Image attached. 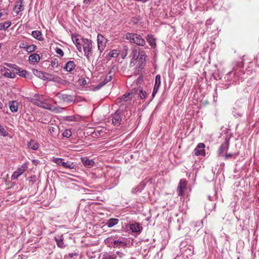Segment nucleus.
I'll use <instances>...</instances> for the list:
<instances>
[{
  "label": "nucleus",
  "mask_w": 259,
  "mask_h": 259,
  "mask_svg": "<svg viewBox=\"0 0 259 259\" xmlns=\"http://www.w3.org/2000/svg\"><path fill=\"white\" fill-rule=\"evenodd\" d=\"M139 96L141 99L146 98L147 93L145 91L143 90L142 88H139Z\"/></svg>",
  "instance_id": "4c0bfd02"
},
{
  "label": "nucleus",
  "mask_w": 259,
  "mask_h": 259,
  "mask_svg": "<svg viewBox=\"0 0 259 259\" xmlns=\"http://www.w3.org/2000/svg\"><path fill=\"white\" fill-rule=\"evenodd\" d=\"M217 89H215V91H214L215 93L213 95V101L215 102H217V98H218V94H217Z\"/></svg>",
  "instance_id": "5fc2aeb1"
},
{
  "label": "nucleus",
  "mask_w": 259,
  "mask_h": 259,
  "mask_svg": "<svg viewBox=\"0 0 259 259\" xmlns=\"http://www.w3.org/2000/svg\"><path fill=\"white\" fill-rule=\"evenodd\" d=\"M187 189V182L184 179L180 181L178 188L177 192L179 196H184V192Z\"/></svg>",
  "instance_id": "9b49d317"
},
{
  "label": "nucleus",
  "mask_w": 259,
  "mask_h": 259,
  "mask_svg": "<svg viewBox=\"0 0 259 259\" xmlns=\"http://www.w3.org/2000/svg\"><path fill=\"white\" fill-rule=\"evenodd\" d=\"M116 255L112 252H105L102 256L101 259H116Z\"/></svg>",
  "instance_id": "bb28decb"
},
{
  "label": "nucleus",
  "mask_w": 259,
  "mask_h": 259,
  "mask_svg": "<svg viewBox=\"0 0 259 259\" xmlns=\"http://www.w3.org/2000/svg\"><path fill=\"white\" fill-rule=\"evenodd\" d=\"M1 71L3 76L9 78H14L16 77L15 71L12 73L9 69L5 67H3L1 69Z\"/></svg>",
  "instance_id": "f3484780"
},
{
  "label": "nucleus",
  "mask_w": 259,
  "mask_h": 259,
  "mask_svg": "<svg viewBox=\"0 0 259 259\" xmlns=\"http://www.w3.org/2000/svg\"><path fill=\"white\" fill-rule=\"evenodd\" d=\"M214 79H215V80H217V79H218V78H217V77H214Z\"/></svg>",
  "instance_id": "774afa93"
},
{
  "label": "nucleus",
  "mask_w": 259,
  "mask_h": 259,
  "mask_svg": "<svg viewBox=\"0 0 259 259\" xmlns=\"http://www.w3.org/2000/svg\"><path fill=\"white\" fill-rule=\"evenodd\" d=\"M0 135L3 137H7L8 135V133L2 125H0Z\"/></svg>",
  "instance_id": "ea45409f"
},
{
  "label": "nucleus",
  "mask_w": 259,
  "mask_h": 259,
  "mask_svg": "<svg viewBox=\"0 0 259 259\" xmlns=\"http://www.w3.org/2000/svg\"><path fill=\"white\" fill-rule=\"evenodd\" d=\"M72 39L74 44L75 45L78 51L81 52V47L80 46V44H81V42H80V41H81V38L79 39L78 38H77L76 36L72 35Z\"/></svg>",
  "instance_id": "4be33fe9"
},
{
  "label": "nucleus",
  "mask_w": 259,
  "mask_h": 259,
  "mask_svg": "<svg viewBox=\"0 0 259 259\" xmlns=\"http://www.w3.org/2000/svg\"><path fill=\"white\" fill-rule=\"evenodd\" d=\"M130 229L133 232L141 233L142 228L141 227L140 224L135 223L130 225Z\"/></svg>",
  "instance_id": "aec40b11"
},
{
  "label": "nucleus",
  "mask_w": 259,
  "mask_h": 259,
  "mask_svg": "<svg viewBox=\"0 0 259 259\" xmlns=\"http://www.w3.org/2000/svg\"><path fill=\"white\" fill-rule=\"evenodd\" d=\"M11 25L10 21H6L4 23H0V30H6Z\"/></svg>",
  "instance_id": "473e14b6"
},
{
  "label": "nucleus",
  "mask_w": 259,
  "mask_h": 259,
  "mask_svg": "<svg viewBox=\"0 0 259 259\" xmlns=\"http://www.w3.org/2000/svg\"><path fill=\"white\" fill-rule=\"evenodd\" d=\"M32 72H33V74L34 75H35L36 76H37V77L39 78V76H40V74L42 72V71L38 70L36 69H32Z\"/></svg>",
  "instance_id": "c03bdc74"
},
{
  "label": "nucleus",
  "mask_w": 259,
  "mask_h": 259,
  "mask_svg": "<svg viewBox=\"0 0 259 259\" xmlns=\"http://www.w3.org/2000/svg\"><path fill=\"white\" fill-rule=\"evenodd\" d=\"M131 95V93H128L122 95L119 99L120 100V102H127L128 101L131 100V98L130 97V96Z\"/></svg>",
  "instance_id": "7c9ffc66"
},
{
  "label": "nucleus",
  "mask_w": 259,
  "mask_h": 259,
  "mask_svg": "<svg viewBox=\"0 0 259 259\" xmlns=\"http://www.w3.org/2000/svg\"><path fill=\"white\" fill-rule=\"evenodd\" d=\"M118 222L119 220L117 219L111 218L108 220L106 223V225L108 227L111 228L117 225Z\"/></svg>",
  "instance_id": "c85d7f7f"
},
{
  "label": "nucleus",
  "mask_w": 259,
  "mask_h": 259,
  "mask_svg": "<svg viewBox=\"0 0 259 259\" xmlns=\"http://www.w3.org/2000/svg\"><path fill=\"white\" fill-rule=\"evenodd\" d=\"M72 135V132L69 129H66L62 133V136L67 139L70 138Z\"/></svg>",
  "instance_id": "c9c22d12"
},
{
  "label": "nucleus",
  "mask_w": 259,
  "mask_h": 259,
  "mask_svg": "<svg viewBox=\"0 0 259 259\" xmlns=\"http://www.w3.org/2000/svg\"><path fill=\"white\" fill-rule=\"evenodd\" d=\"M7 12H5V11L4 10L3 11H2V10L0 11V18L3 16H7Z\"/></svg>",
  "instance_id": "6e6d98bb"
},
{
  "label": "nucleus",
  "mask_w": 259,
  "mask_h": 259,
  "mask_svg": "<svg viewBox=\"0 0 259 259\" xmlns=\"http://www.w3.org/2000/svg\"><path fill=\"white\" fill-rule=\"evenodd\" d=\"M81 47L84 53V56L89 59L93 53V41L89 39L81 38Z\"/></svg>",
  "instance_id": "7ed1b4c3"
},
{
  "label": "nucleus",
  "mask_w": 259,
  "mask_h": 259,
  "mask_svg": "<svg viewBox=\"0 0 259 259\" xmlns=\"http://www.w3.org/2000/svg\"><path fill=\"white\" fill-rule=\"evenodd\" d=\"M94 163H90V162H89V163H84V165L89 167L90 166H92L93 165V164Z\"/></svg>",
  "instance_id": "4d7b16f0"
},
{
  "label": "nucleus",
  "mask_w": 259,
  "mask_h": 259,
  "mask_svg": "<svg viewBox=\"0 0 259 259\" xmlns=\"http://www.w3.org/2000/svg\"><path fill=\"white\" fill-rule=\"evenodd\" d=\"M56 53L61 57L64 56V52L61 48H56L55 49Z\"/></svg>",
  "instance_id": "de8ad7c7"
},
{
  "label": "nucleus",
  "mask_w": 259,
  "mask_h": 259,
  "mask_svg": "<svg viewBox=\"0 0 259 259\" xmlns=\"http://www.w3.org/2000/svg\"><path fill=\"white\" fill-rule=\"evenodd\" d=\"M56 242L58 246L60 248H64L65 245L64 244L63 239L60 238L59 239L55 238Z\"/></svg>",
  "instance_id": "58836bf2"
},
{
  "label": "nucleus",
  "mask_w": 259,
  "mask_h": 259,
  "mask_svg": "<svg viewBox=\"0 0 259 259\" xmlns=\"http://www.w3.org/2000/svg\"><path fill=\"white\" fill-rule=\"evenodd\" d=\"M63 119L67 121H75L77 118L74 115H70L63 117Z\"/></svg>",
  "instance_id": "f704fd0d"
},
{
  "label": "nucleus",
  "mask_w": 259,
  "mask_h": 259,
  "mask_svg": "<svg viewBox=\"0 0 259 259\" xmlns=\"http://www.w3.org/2000/svg\"><path fill=\"white\" fill-rule=\"evenodd\" d=\"M87 83V81L85 80H83V81H82V84H85Z\"/></svg>",
  "instance_id": "0e129e2a"
},
{
  "label": "nucleus",
  "mask_w": 259,
  "mask_h": 259,
  "mask_svg": "<svg viewBox=\"0 0 259 259\" xmlns=\"http://www.w3.org/2000/svg\"><path fill=\"white\" fill-rule=\"evenodd\" d=\"M49 132L51 134H55L57 131V128L53 126H50L49 128Z\"/></svg>",
  "instance_id": "3c124183"
},
{
  "label": "nucleus",
  "mask_w": 259,
  "mask_h": 259,
  "mask_svg": "<svg viewBox=\"0 0 259 259\" xmlns=\"http://www.w3.org/2000/svg\"><path fill=\"white\" fill-rule=\"evenodd\" d=\"M212 22L211 19H208L206 21V25H211Z\"/></svg>",
  "instance_id": "13d9d810"
},
{
  "label": "nucleus",
  "mask_w": 259,
  "mask_h": 259,
  "mask_svg": "<svg viewBox=\"0 0 259 259\" xmlns=\"http://www.w3.org/2000/svg\"><path fill=\"white\" fill-rule=\"evenodd\" d=\"M141 79V77H139V78H138V80H139V79Z\"/></svg>",
  "instance_id": "338daca9"
},
{
  "label": "nucleus",
  "mask_w": 259,
  "mask_h": 259,
  "mask_svg": "<svg viewBox=\"0 0 259 259\" xmlns=\"http://www.w3.org/2000/svg\"><path fill=\"white\" fill-rule=\"evenodd\" d=\"M121 116V112L119 110L112 115V123L114 125L117 126L120 124L122 119Z\"/></svg>",
  "instance_id": "4468645a"
},
{
  "label": "nucleus",
  "mask_w": 259,
  "mask_h": 259,
  "mask_svg": "<svg viewBox=\"0 0 259 259\" xmlns=\"http://www.w3.org/2000/svg\"><path fill=\"white\" fill-rule=\"evenodd\" d=\"M47 73L45 72H42L39 76V78L42 79L44 80H46V79H48V78H46Z\"/></svg>",
  "instance_id": "8fccbe9b"
},
{
  "label": "nucleus",
  "mask_w": 259,
  "mask_h": 259,
  "mask_svg": "<svg viewBox=\"0 0 259 259\" xmlns=\"http://www.w3.org/2000/svg\"><path fill=\"white\" fill-rule=\"evenodd\" d=\"M115 254L116 255V256L117 255L120 258L123 257L125 256V254L123 252H120L119 251H117L116 254Z\"/></svg>",
  "instance_id": "603ef678"
},
{
  "label": "nucleus",
  "mask_w": 259,
  "mask_h": 259,
  "mask_svg": "<svg viewBox=\"0 0 259 259\" xmlns=\"http://www.w3.org/2000/svg\"><path fill=\"white\" fill-rule=\"evenodd\" d=\"M51 66L52 67H58V61L56 58H53L52 59L51 62Z\"/></svg>",
  "instance_id": "37998d69"
},
{
  "label": "nucleus",
  "mask_w": 259,
  "mask_h": 259,
  "mask_svg": "<svg viewBox=\"0 0 259 259\" xmlns=\"http://www.w3.org/2000/svg\"><path fill=\"white\" fill-rule=\"evenodd\" d=\"M58 164L59 166L69 169H73L75 167L74 163H58Z\"/></svg>",
  "instance_id": "2f4dec72"
},
{
  "label": "nucleus",
  "mask_w": 259,
  "mask_h": 259,
  "mask_svg": "<svg viewBox=\"0 0 259 259\" xmlns=\"http://www.w3.org/2000/svg\"><path fill=\"white\" fill-rule=\"evenodd\" d=\"M230 138H226L225 142L221 145L219 149L218 154L219 156L225 157V160H236L237 162H238L239 160L237 159V157L239 155V152L235 153H226L229 149Z\"/></svg>",
  "instance_id": "f03ea898"
},
{
  "label": "nucleus",
  "mask_w": 259,
  "mask_h": 259,
  "mask_svg": "<svg viewBox=\"0 0 259 259\" xmlns=\"http://www.w3.org/2000/svg\"><path fill=\"white\" fill-rule=\"evenodd\" d=\"M107 42V39L102 34L98 33L97 35V45L100 55L105 49Z\"/></svg>",
  "instance_id": "423d86ee"
},
{
  "label": "nucleus",
  "mask_w": 259,
  "mask_h": 259,
  "mask_svg": "<svg viewBox=\"0 0 259 259\" xmlns=\"http://www.w3.org/2000/svg\"><path fill=\"white\" fill-rule=\"evenodd\" d=\"M108 56L110 57L116 58L118 57V54L117 53V51L116 50H113L111 51L108 53Z\"/></svg>",
  "instance_id": "a19ab883"
},
{
  "label": "nucleus",
  "mask_w": 259,
  "mask_h": 259,
  "mask_svg": "<svg viewBox=\"0 0 259 259\" xmlns=\"http://www.w3.org/2000/svg\"><path fill=\"white\" fill-rule=\"evenodd\" d=\"M46 78H48V79H46V80L51 81H58L57 79L59 78L58 77L55 76L53 74L47 73Z\"/></svg>",
  "instance_id": "72a5a7b5"
},
{
  "label": "nucleus",
  "mask_w": 259,
  "mask_h": 259,
  "mask_svg": "<svg viewBox=\"0 0 259 259\" xmlns=\"http://www.w3.org/2000/svg\"><path fill=\"white\" fill-rule=\"evenodd\" d=\"M141 51H140V49L136 47L133 49L132 53V58L130 63V66L133 67L137 63L138 59L141 56Z\"/></svg>",
  "instance_id": "6e6552de"
},
{
  "label": "nucleus",
  "mask_w": 259,
  "mask_h": 259,
  "mask_svg": "<svg viewBox=\"0 0 259 259\" xmlns=\"http://www.w3.org/2000/svg\"><path fill=\"white\" fill-rule=\"evenodd\" d=\"M27 166L26 163H24L20 167H18L17 170L14 171L11 177L12 180L17 179L19 176L22 175L27 169Z\"/></svg>",
  "instance_id": "9d476101"
},
{
  "label": "nucleus",
  "mask_w": 259,
  "mask_h": 259,
  "mask_svg": "<svg viewBox=\"0 0 259 259\" xmlns=\"http://www.w3.org/2000/svg\"><path fill=\"white\" fill-rule=\"evenodd\" d=\"M141 54V56L138 60V64L136 67V69H138V71L143 70L146 65V58H147V56L146 55L145 52L142 51Z\"/></svg>",
  "instance_id": "1a4fd4ad"
},
{
  "label": "nucleus",
  "mask_w": 259,
  "mask_h": 259,
  "mask_svg": "<svg viewBox=\"0 0 259 259\" xmlns=\"http://www.w3.org/2000/svg\"><path fill=\"white\" fill-rule=\"evenodd\" d=\"M125 38L131 43L135 44L139 46L145 47L146 41L142 36L138 33L127 32L125 34Z\"/></svg>",
  "instance_id": "20e7f679"
},
{
  "label": "nucleus",
  "mask_w": 259,
  "mask_h": 259,
  "mask_svg": "<svg viewBox=\"0 0 259 259\" xmlns=\"http://www.w3.org/2000/svg\"><path fill=\"white\" fill-rule=\"evenodd\" d=\"M232 114L233 116L236 118L240 117L242 115V114L235 109H234L232 111Z\"/></svg>",
  "instance_id": "49530a36"
},
{
  "label": "nucleus",
  "mask_w": 259,
  "mask_h": 259,
  "mask_svg": "<svg viewBox=\"0 0 259 259\" xmlns=\"http://www.w3.org/2000/svg\"><path fill=\"white\" fill-rule=\"evenodd\" d=\"M27 146L30 149H32L33 150H36L39 147V144L37 142H35L34 140H31L27 143Z\"/></svg>",
  "instance_id": "a878e982"
},
{
  "label": "nucleus",
  "mask_w": 259,
  "mask_h": 259,
  "mask_svg": "<svg viewBox=\"0 0 259 259\" xmlns=\"http://www.w3.org/2000/svg\"><path fill=\"white\" fill-rule=\"evenodd\" d=\"M18 104L16 101H12L9 102V108L12 112L14 113L18 111Z\"/></svg>",
  "instance_id": "b1692460"
},
{
  "label": "nucleus",
  "mask_w": 259,
  "mask_h": 259,
  "mask_svg": "<svg viewBox=\"0 0 259 259\" xmlns=\"http://www.w3.org/2000/svg\"><path fill=\"white\" fill-rule=\"evenodd\" d=\"M114 248H119L121 247H125L126 246V243L122 241H121L120 240H114L113 242Z\"/></svg>",
  "instance_id": "cd10ccee"
},
{
  "label": "nucleus",
  "mask_w": 259,
  "mask_h": 259,
  "mask_svg": "<svg viewBox=\"0 0 259 259\" xmlns=\"http://www.w3.org/2000/svg\"><path fill=\"white\" fill-rule=\"evenodd\" d=\"M205 145L204 143H199L194 150V154L196 156H205V152L204 148Z\"/></svg>",
  "instance_id": "f8f14e48"
},
{
  "label": "nucleus",
  "mask_w": 259,
  "mask_h": 259,
  "mask_svg": "<svg viewBox=\"0 0 259 259\" xmlns=\"http://www.w3.org/2000/svg\"><path fill=\"white\" fill-rule=\"evenodd\" d=\"M40 59L39 55L37 53H34L29 57V61L31 64L38 62Z\"/></svg>",
  "instance_id": "5701e85b"
},
{
  "label": "nucleus",
  "mask_w": 259,
  "mask_h": 259,
  "mask_svg": "<svg viewBox=\"0 0 259 259\" xmlns=\"http://www.w3.org/2000/svg\"><path fill=\"white\" fill-rule=\"evenodd\" d=\"M56 97L63 101L67 103H72L74 101L72 96L63 94L61 92H58L56 95Z\"/></svg>",
  "instance_id": "ddd939ff"
},
{
  "label": "nucleus",
  "mask_w": 259,
  "mask_h": 259,
  "mask_svg": "<svg viewBox=\"0 0 259 259\" xmlns=\"http://www.w3.org/2000/svg\"><path fill=\"white\" fill-rule=\"evenodd\" d=\"M91 130H93L90 132L93 137H104L108 133L107 129L103 126H98L94 129H91Z\"/></svg>",
  "instance_id": "0eeeda50"
},
{
  "label": "nucleus",
  "mask_w": 259,
  "mask_h": 259,
  "mask_svg": "<svg viewBox=\"0 0 259 259\" xmlns=\"http://www.w3.org/2000/svg\"><path fill=\"white\" fill-rule=\"evenodd\" d=\"M112 79V77L111 75H107L103 81L104 84H106L108 82H110Z\"/></svg>",
  "instance_id": "a18cd8bd"
},
{
  "label": "nucleus",
  "mask_w": 259,
  "mask_h": 259,
  "mask_svg": "<svg viewBox=\"0 0 259 259\" xmlns=\"http://www.w3.org/2000/svg\"><path fill=\"white\" fill-rule=\"evenodd\" d=\"M40 96L39 95L35 94L34 96L35 98L33 99L32 103L37 106L41 107L44 109L46 108L47 103L40 100L39 98Z\"/></svg>",
  "instance_id": "2eb2a0df"
},
{
  "label": "nucleus",
  "mask_w": 259,
  "mask_h": 259,
  "mask_svg": "<svg viewBox=\"0 0 259 259\" xmlns=\"http://www.w3.org/2000/svg\"><path fill=\"white\" fill-rule=\"evenodd\" d=\"M245 73L241 68L238 66L233 67V69L220 77L222 85L221 88L227 89L234 83H239L243 79Z\"/></svg>",
  "instance_id": "f257e3e1"
},
{
  "label": "nucleus",
  "mask_w": 259,
  "mask_h": 259,
  "mask_svg": "<svg viewBox=\"0 0 259 259\" xmlns=\"http://www.w3.org/2000/svg\"><path fill=\"white\" fill-rule=\"evenodd\" d=\"M81 161L82 162H94L93 159H90H90H87L86 160L83 161L82 158H81Z\"/></svg>",
  "instance_id": "052dcab7"
},
{
  "label": "nucleus",
  "mask_w": 259,
  "mask_h": 259,
  "mask_svg": "<svg viewBox=\"0 0 259 259\" xmlns=\"http://www.w3.org/2000/svg\"><path fill=\"white\" fill-rule=\"evenodd\" d=\"M31 35L36 39L42 41L44 40L42 34L40 31L33 30L31 32Z\"/></svg>",
  "instance_id": "412c9836"
},
{
  "label": "nucleus",
  "mask_w": 259,
  "mask_h": 259,
  "mask_svg": "<svg viewBox=\"0 0 259 259\" xmlns=\"http://www.w3.org/2000/svg\"><path fill=\"white\" fill-rule=\"evenodd\" d=\"M91 0H83V3L85 5H89L90 3Z\"/></svg>",
  "instance_id": "bf43d9fd"
},
{
  "label": "nucleus",
  "mask_w": 259,
  "mask_h": 259,
  "mask_svg": "<svg viewBox=\"0 0 259 259\" xmlns=\"http://www.w3.org/2000/svg\"><path fill=\"white\" fill-rule=\"evenodd\" d=\"M45 109H47L51 112H54L55 113H58L62 112L64 108L60 107H55L54 106H52L49 104V103H47Z\"/></svg>",
  "instance_id": "a211bd4d"
},
{
  "label": "nucleus",
  "mask_w": 259,
  "mask_h": 259,
  "mask_svg": "<svg viewBox=\"0 0 259 259\" xmlns=\"http://www.w3.org/2000/svg\"><path fill=\"white\" fill-rule=\"evenodd\" d=\"M59 160H60V158H56V159H54L53 161H54V162H57ZM60 160H62V159H60Z\"/></svg>",
  "instance_id": "e2e57ef3"
},
{
  "label": "nucleus",
  "mask_w": 259,
  "mask_h": 259,
  "mask_svg": "<svg viewBox=\"0 0 259 259\" xmlns=\"http://www.w3.org/2000/svg\"><path fill=\"white\" fill-rule=\"evenodd\" d=\"M157 92L158 91H155V90H153V92H152V98L150 100V101H149L148 103H149L150 102H151L152 101V100L153 99V98L155 96V95L156 94Z\"/></svg>",
  "instance_id": "864d4df0"
},
{
  "label": "nucleus",
  "mask_w": 259,
  "mask_h": 259,
  "mask_svg": "<svg viewBox=\"0 0 259 259\" xmlns=\"http://www.w3.org/2000/svg\"><path fill=\"white\" fill-rule=\"evenodd\" d=\"M4 108V105L3 103L0 101V109H3Z\"/></svg>",
  "instance_id": "680f3d73"
},
{
  "label": "nucleus",
  "mask_w": 259,
  "mask_h": 259,
  "mask_svg": "<svg viewBox=\"0 0 259 259\" xmlns=\"http://www.w3.org/2000/svg\"><path fill=\"white\" fill-rule=\"evenodd\" d=\"M76 66V63L74 61H69L65 64L63 69L66 72H71L74 70Z\"/></svg>",
  "instance_id": "dca6fc26"
},
{
  "label": "nucleus",
  "mask_w": 259,
  "mask_h": 259,
  "mask_svg": "<svg viewBox=\"0 0 259 259\" xmlns=\"http://www.w3.org/2000/svg\"><path fill=\"white\" fill-rule=\"evenodd\" d=\"M22 3L23 0H19V1L17 2V4L15 6V9L16 10V12L17 14L23 10Z\"/></svg>",
  "instance_id": "c756f323"
},
{
  "label": "nucleus",
  "mask_w": 259,
  "mask_h": 259,
  "mask_svg": "<svg viewBox=\"0 0 259 259\" xmlns=\"http://www.w3.org/2000/svg\"><path fill=\"white\" fill-rule=\"evenodd\" d=\"M147 41L149 44V45L151 48H155L156 46V39L155 38L153 35L151 34H148L146 37Z\"/></svg>",
  "instance_id": "6ab92c4d"
},
{
  "label": "nucleus",
  "mask_w": 259,
  "mask_h": 259,
  "mask_svg": "<svg viewBox=\"0 0 259 259\" xmlns=\"http://www.w3.org/2000/svg\"><path fill=\"white\" fill-rule=\"evenodd\" d=\"M105 84L104 83V82L102 81L99 83L96 86H95L93 89L94 91H97L101 89L103 87H104Z\"/></svg>",
  "instance_id": "79ce46f5"
},
{
  "label": "nucleus",
  "mask_w": 259,
  "mask_h": 259,
  "mask_svg": "<svg viewBox=\"0 0 259 259\" xmlns=\"http://www.w3.org/2000/svg\"><path fill=\"white\" fill-rule=\"evenodd\" d=\"M5 65L10 67L13 72L15 71V74L19 75L20 76L26 78L31 77V75L30 72L26 70H21V68L16 64L6 63Z\"/></svg>",
  "instance_id": "39448f33"
},
{
  "label": "nucleus",
  "mask_w": 259,
  "mask_h": 259,
  "mask_svg": "<svg viewBox=\"0 0 259 259\" xmlns=\"http://www.w3.org/2000/svg\"><path fill=\"white\" fill-rule=\"evenodd\" d=\"M28 43L27 42L25 41H22L19 44V48L20 49H23L25 50H26L27 46Z\"/></svg>",
  "instance_id": "09e8293b"
},
{
  "label": "nucleus",
  "mask_w": 259,
  "mask_h": 259,
  "mask_svg": "<svg viewBox=\"0 0 259 259\" xmlns=\"http://www.w3.org/2000/svg\"><path fill=\"white\" fill-rule=\"evenodd\" d=\"M32 162H38V160H36V159H33Z\"/></svg>",
  "instance_id": "69168bd1"
},
{
  "label": "nucleus",
  "mask_w": 259,
  "mask_h": 259,
  "mask_svg": "<svg viewBox=\"0 0 259 259\" xmlns=\"http://www.w3.org/2000/svg\"><path fill=\"white\" fill-rule=\"evenodd\" d=\"M37 48L36 46L34 45H27L26 51L28 53H31L35 51Z\"/></svg>",
  "instance_id": "e433bc0d"
},
{
  "label": "nucleus",
  "mask_w": 259,
  "mask_h": 259,
  "mask_svg": "<svg viewBox=\"0 0 259 259\" xmlns=\"http://www.w3.org/2000/svg\"><path fill=\"white\" fill-rule=\"evenodd\" d=\"M161 85V76L159 74H157L155 76V80L153 90L158 91Z\"/></svg>",
  "instance_id": "393cba45"
}]
</instances>
